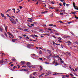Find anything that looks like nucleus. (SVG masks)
Returning <instances> with one entry per match:
<instances>
[{
  "label": "nucleus",
  "instance_id": "f257e3e1",
  "mask_svg": "<svg viewBox=\"0 0 78 78\" xmlns=\"http://www.w3.org/2000/svg\"><path fill=\"white\" fill-rule=\"evenodd\" d=\"M11 20L10 21H11L12 23H13V24H16V22L15 21V20L13 18H11Z\"/></svg>",
  "mask_w": 78,
  "mask_h": 78
},
{
  "label": "nucleus",
  "instance_id": "f03ea898",
  "mask_svg": "<svg viewBox=\"0 0 78 78\" xmlns=\"http://www.w3.org/2000/svg\"><path fill=\"white\" fill-rule=\"evenodd\" d=\"M31 45L30 44H29L27 46V48H31Z\"/></svg>",
  "mask_w": 78,
  "mask_h": 78
},
{
  "label": "nucleus",
  "instance_id": "7ed1b4c3",
  "mask_svg": "<svg viewBox=\"0 0 78 78\" xmlns=\"http://www.w3.org/2000/svg\"><path fill=\"white\" fill-rule=\"evenodd\" d=\"M73 6H74V8H75H75H76L77 7L76 6H75V3H74V2H73Z\"/></svg>",
  "mask_w": 78,
  "mask_h": 78
},
{
  "label": "nucleus",
  "instance_id": "20e7f679",
  "mask_svg": "<svg viewBox=\"0 0 78 78\" xmlns=\"http://www.w3.org/2000/svg\"><path fill=\"white\" fill-rule=\"evenodd\" d=\"M31 65V63L29 62H27V66H30V65Z\"/></svg>",
  "mask_w": 78,
  "mask_h": 78
},
{
  "label": "nucleus",
  "instance_id": "39448f33",
  "mask_svg": "<svg viewBox=\"0 0 78 78\" xmlns=\"http://www.w3.org/2000/svg\"><path fill=\"white\" fill-rule=\"evenodd\" d=\"M3 60H2L0 61V64H3Z\"/></svg>",
  "mask_w": 78,
  "mask_h": 78
},
{
  "label": "nucleus",
  "instance_id": "423d86ee",
  "mask_svg": "<svg viewBox=\"0 0 78 78\" xmlns=\"http://www.w3.org/2000/svg\"><path fill=\"white\" fill-rule=\"evenodd\" d=\"M47 51H48V53H49V54L51 53V51L49 50H47Z\"/></svg>",
  "mask_w": 78,
  "mask_h": 78
},
{
  "label": "nucleus",
  "instance_id": "0eeeda50",
  "mask_svg": "<svg viewBox=\"0 0 78 78\" xmlns=\"http://www.w3.org/2000/svg\"><path fill=\"white\" fill-rule=\"evenodd\" d=\"M42 67L41 66H40V71H41L42 70Z\"/></svg>",
  "mask_w": 78,
  "mask_h": 78
},
{
  "label": "nucleus",
  "instance_id": "6e6552de",
  "mask_svg": "<svg viewBox=\"0 0 78 78\" xmlns=\"http://www.w3.org/2000/svg\"><path fill=\"white\" fill-rule=\"evenodd\" d=\"M20 71H27V69H21V70H20Z\"/></svg>",
  "mask_w": 78,
  "mask_h": 78
},
{
  "label": "nucleus",
  "instance_id": "1a4fd4ad",
  "mask_svg": "<svg viewBox=\"0 0 78 78\" xmlns=\"http://www.w3.org/2000/svg\"><path fill=\"white\" fill-rule=\"evenodd\" d=\"M31 55H33V56H35V57H36V56H36V55L34 54H31Z\"/></svg>",
  "mask_w": 78,
  "mask_h": 78
},
{
  "label": "nucleus",
  "instance_id": "9d476101",
  "mask_svg": "<svg viewBox=\"0 0 78 78\" xmlns=\"http://www.w3.org/2000/svg\"><path fill=\"white\" fill-rule=\"evenodd\" d=\"M55 34L56 36H59V34L58 33H55Z\"/></svg>",
  "mask_w": 78,
  "mask_h": 78
},
{
  "label": "nucleus",
  "instance_id": "9b49d317",
  "mask_svg": "<svg viewBox=\"0 0 78 78\" xmlns=\"http://www.w3.org/2000/svg\"><path fill=\"white\" fill-rule=\"evenodd\" d=\"M55 66H58V65H59V63L57 62H55Z\"/></svg>",
  "mask_w": 78,
  "mask_h": 78
},
{
  "label": "nucleus",
  "instance_id": "f8f14e48",
  "mask_svg": "<svg viewBox=\"0 0 78 78\" xmlns=\"http://www.w3.org/2000/svg\"><path fill=\"white\" fill-rule=\"evenodd\" d=\"M12 61H14L15 62H16V60L15 58L12 59Z\"/></svg>",
  "mask_w": 78,
  "mask_h": 78
},
{
  "label": "nucleus",
  "instance_id": "ddd939ff",
  "mask_svg": "<svg viewBox=\"0 0 78 78\" xmlns=\"http://www.w3.org/2000/svg\"><path fill=\"white\" fill-rule=\"evenodd\" d=\"M1 14L2 16L3 17H5V16H4V14H2V13H1Z\"/></svg>",
  "mask_w": 78,
  "mask_h": 78
},
{
  "label": "nucleus",
  "instance_id": "4468645a",
  "mask_svg": "<svg viewBox=\"0 0 78 78\" xmlns=\"http://www.w3.org/2000/svg\"><path fill=\"white\" fill-rule=\"evenodd\" d=\"M20 63L21 65H23L25 64V62H21Z\"/></svg>",
  "mask_w": 78,
  "mask_h": 78
},
{
  "label": "nucleus",
  "instance_id": "2eb2a0df",
  "mask_svg": "<svg viewBox=\"0 0 78 78\" xmlns=\"http://www.w3.org/2000/svg\"><path fill=\"white\" fill-rule=\"evenodd\" d=\"M72 14H76V12H72Z\"/></svg>",
  "mask_w": 78,
  "mask_h": 78
},
{
  "label": "nucleus",
  "instance_id": "dca6fc26",
  "mask_svg": "<svg viewBox=\"0 0 78 78\" xmlns=\"http://www.w3.org/2000/svg\"><path fill=\"white\" fill-rule=\"evenodd\" d=\"M4 35H5L6 37H8V35L6 34V32H4Z\"/></svg>",
  "mask_w": 78,
  "mask_h": 78
},
{
  "label": "nucleus",
  "instance_id": "f3484780",
  "mask_svg": "<svg viewBox=\"0 0 78 78\" xmlns=\"http://www.w3.org/2000/svg\"><path fill=\"white\" fill-rule=\"evenodd\" d=\"M12 42H15L16 41V39H12Z\"/></svg>",
  "mask_w": 78,
  "mask_h": 78
},
{
  "label": "nucleus",
  "instance_id": "a211bd4d",
  "mask_svg": "<svg viewBox=\"0 0 78 78\" xmlns=\"http://www.w3.org/2000/svg\"><path fill=\"white\" fill-rule=\"evenodd\" d=\"M49 26L50 27H53V25L52 24H49Z\"/></svg>",
  "mask_w": 78,
  "mask_h": 78
},
{
  "label": "nucleus",
  "instance_id": "6ab92c4d",
  "mask_svg": "<svg viewBox=\"0 0 78 78\" xmlns=\"http://www.w3.org/2000/svg\"><path fill=\"white\" fill-rule=\"evenodd\" d=\"M52 43L53 44V45H56V43H55L54 41H53Z\"/></svg>",
  "mask_w": 78,
  "mask_h": 78
},
{
  "label": "nucleus",
  "instance_id": "aec40b11",
  "mask_svg": "<svg viewBox=\"0 0 78 78\" xmlns=\"http://www.w3.org/2000/svg\"><path fill=\"white\" fill-rule=\"evenodd\" d=\"M7 33H8V34H9V36H11V35H12V34H10V33H9V32H7Z\"/></svg>",
  "mask_w": 78,
  "mask_h": 78
},
{
  "label": "nucleus",
  "instance_id": "412c9836",
  "mask_svg": "<svg viewBox=\"0 0 78 78\" xmlns=\"http://www.w3.org/2000/svg\"><path fill=\"white\" fill-rule=\"evenodd\" d=\"M68 44H71L72 43L70 42V41H68Z\"/></svg>",
  "mask_w": 78,
  "mask_h": 78
},
{
  "label": "nucleus",
  "instance_id": "4be33fe9",
  "mask_svg": "<svg viewBox=\"0 0 78 78\" xmlns=\"http://www.w3.org/2000/svg\"><path fill=\"white\" fill-rule=\"evenodd\" d=\"M66 76V77H67V78L69 77V76H68L67 75H66V76Z\"/></svg>",
  "mask_w": 78,
  "mask_h": 78
},
{
  "label": "nucleus",
  "instance_id": "5701e85b",
  "mask_svg": "<svg viewBox=\"0 0 78 78\" xmlns=\"http://www.w3.org/2000/svg\"><path fill=\"white\" fill-rule=\"evenodd\" d=\"M60 2H65V1H64V0H60Z\"/></svg>",
  "mask_w": 78,
  "mask_h": 78
},
{
  "label": "nucleus",
  "instance_id": "b1692460",
  "mask_svg": "<svg viewBox=\"0 0 78 78\" xmlns=\"http://www.w3.org/2000/svg\"><path fill=\"white\" fill-rule=\"evenodd\" d=\"M70 33L71 34H72V35H73H73H74V34H73V32H70Z\"/></svg>",
  "mask_w": 78,
  "mask_h": 78
},
{
  "label": "nucleus",
  "instance_id": "393cba45",
  "mask_svg": "<svg viewBox=\"0 0 78 78\" xmlns=\"http://www.w3.org/2000/svg\"><path fill=\"white\" fill-rule=\"evenodd\" d=\"M60 58V57L58 56V55H57L56 56V58Z\"/></svg>",
  "mask_w": 78,
  "mask_h": 78
},
{
  "label": "nucleus",
  "instance_id": "a878e982",
  "mask_svg": "<svg viewBox=\"0 0 78 78\" xmlns=\"http://www.w3.org/2000/svg\"><path fill=\"white\" fill-rule=\"evenodd\" d=\"M36 73V72H35L34 73H33V75H35V74Z\"/></svg>",
  "mask_w": 78,
  "mask_h": 78
},
{
  "label": "nucleus",
  "instance_id": "bb28decb",
  "mask_svg": "<svg viewBox=\"0 0 78 78\" xmlns=\"http://www.w3.org/2000/svg\"><path fill=\"white\" fill-rule=\"evenodd\" d=\"M58 39L59 40H61L62 39L60 37H59L58 38Z\"/></svg>",
  "mask_w": 78,
  "mask_h": 78
},
{
  "label": "nucleus",
  "instance_id": "cd10ccee",
  "mask_svg": "<svg viewBox=\"0 0 78 78\" xmlns=\"http://www.w3.org/2000/svg\"><path fill=\"white\" fill-rule=\"evenodd\" d=\"M27 26H28V27H30V28H31L32 27V26H30L29 24H28Z\"/></svg>",
  "mask_w": 78,
  "mask_h": 78
},
{
  "label": "nucleus",
  "instance_id": "c85d7f7f",
  "mask_svg": "<svg viewBox=\"0 0 78 78\" xmlns=\"http://www.w3.org/2000/svg\"><path fill=\"white\" fill-rule=\"evenodd\" d=\"M39 54H42V51H39Z\"/></svg>",
  "mask_w": 78,
  "mask_h": 78
},
{
  "label": "nucleus",
  "instance_id": "c756f323",
  "mask_svg": "<svg viewBox=\"0 0 78 78\" xmlns=\"http://www.w3.org/2000/svg\"><path fill=\"white\" fill-rule=\"evenodd\" d=\"M59 22H60V23H64V22H62L61 21H59Z\"/></svg>",
  "mask_w": 78,
  "mask_h": 78
},
{
  "label": "nucleus",
  "instance_id": "7c9ffc66",
  "mask_svg": "<svg viewBox=\"0 0 78 78\" xmlns=\"http://www.w3.org/2000/svg\"><path fill=\"white\" fill-rule=\"evenodd\" d=\"M28 22H32V21L30 20H27Z\"/></svg>",
  "mask_w": 78,
  "mask_h": 78
},
{
  "label": "nucleus",
  "instance_id": "2f4dec72",
  "mask_svg": "<svg viewBox=\"0 0 78 78\" xmlns=\"http://www.w3.org/2000/svg\"><path fill=\"white\" fill-rule=\"evenodd\" d=\"M60 15H64V14L62 12H60Z\"/></svg>",
  "mask_w": 78,
  "mask_h": 78
},
{
  "label": "nucleus",
  "instance_id": "473e14b6",
  "mask_svg": "<svg viewBox=\"0 0 78 78\" xmlns=\"http://www.w3.org/2000/svg\"><path fill=\"white\" fill-rule=\"evenodd\" d=\"M75 44H78V41H76L75 42Z\"/></svg>",
  "mask_w": 78,
  "mask_h": 78
},
{
  "label": "nucleus",
  "instance_id": "72a5a7b5",
  "mask_svg": "<svg viewBox=\"0 0 78 78\" xmlns=\"http://www.w3.org/2000/svg\"><path fill=\"white\" fill-rule=\"evenodd\" d=\"M43 27H47V26H46V25H44L43 26Z\"/></svg>",
  "mask_w": 78,
  "mask_h": 78
},
{
  "label": "nucleus",
  "instance_id": "f704fd0d",
  "mask_svg": "<svg viewBox=\"0 0 78 78\" xmlns=\"http://www.w3.org/2000/svg\"><path fill=\"white\" fill-rule=\"evenodd\" d=\"M75 9H77V10H78V7H76V8H75Z\"/></svg>",
  "mask_w": 78,
  "mask_h": 78
},
{
  "label": "nucleus",
  "instance_id": "c9c22d12",
  "mask_svg": "<svg viewBox=\"0 0 78 78\" xmlns=\"http://www.w3.org/2000/svg\"><path fill=\"white\" fill-rule=\"evenodd\" d=\"M23 36H24V37H26V36H27V35H26V34H23Z\"/></svg>",
  "mask_w": 78,
  "mask_h": 78
},
{
  "label": "nucleus",
  "instance_id": "e433bc0d",
  "mask_svg": "<svg viewBox=\"0 0 78 78\" xmlns=\"http://www.w3.org/2000/svg\"><path fill=\"white\" fill-rule=\"evenodd\" d=\"M74 18H76V19H78V17L75 16L74 17Z\"/></svg>",
  "mask_w": 78,
  "mask_h": 78
},
{
  "label": "nucleus",
  "instance_id": "4c0bfd02",
  "mask_svg": "<svg viewBox=\"0 0 78 78\" xmlns=\"http://www.w3.org/2000/svg\"><path fill=\"white\" fill-rule=\"evenodd\" d=\"M19 8H20V9H22V7L21 6H20Z\"/></svg>",
  "mask_w": 78,
  "mask_h": 78
},
{
  "label": "nucleus",
  "instance_id": "58836bf2",
  "mask_svg": "<svg viewBox=\"0 0 78 78\" xmlns=\"http://www.w3.org/2000/svg\"><path fill=\"white\" fill-rule=\"evenodd\" d=\"M53 58H56V55H54L53 56Z\"/></svg>",
  "mask_w": 78,
  "mask_h": 78
},
{
  "label": "nucleus",
  "instance_id": "ea45409f",
  "mask_svg": "<svg viewBox=\"0 0 78 78\" xmlns=\"http://www.w3.org/2000/svg\"><path fill=\"white\" fill-rule=\"evenodd\" d=\"M34 36L35 37H38V36L35 34H34Z\"/></svg>",
  "mask_w": 78,
  "mask_h": 78
},
{
  "label": "nucleus",
  "instance_id": "a19ab883",
  "mask_svg": "<svg viewBox=\"0 0 78 78\" xmlns=\"http://www.w3.org/2000/svg\"><path fill=\"white\" fill-rule=\"evenodd\" d=\"M53 75H57V74L56 73H54L53 74Z\"/></svg>",
  "mask_w": 78,
  "mask_h": 78
},
{
  "label": "nucleus",
  "instance_id": "79ce46f5",
  "mask_svg": "<svg viewBox=\"0 0 78 78\" xmlns=\"http://www.w3.org/2000/svg\"><path fill=\"white\" fill-rule=\"evenodd\" d=\"M63 5H64V6H66V3L64 2L63 3Z\"/></svg>",
  "mask_w": 78,
  "mask_h": 78
},
{
  "label": "nucleus",
  "instance_id": "37998d69",
  "mask_svg": "<svg viewBox=\"0 0 78 78\" xmlns=\"http://www.w3.org/2000/svg\"><path fill=\"white\" fill-rule=\"evenodd\" d=\"M74 74L75 75V76H78V75H77L76 74L74 73Z\"/></svg>",
  "mask_w": 78,
  "mask_h": 78
},
{
  "label": "nucleus",
  "instance_id": "c03bdc74",
  "mask_svg": "<svg viewBox=\"0 0 78 78\" xmlns=\"http://www.w3.org/2000/svg\"><path fill=\"white\" fill-rule=\"evenodd\" d=\"M2 30H3V29L1 28V27H0V31H2Z\"/></svg>",
  "mask_w": 78,
  "mask_h": 78
},
{
  "label": "nucleus",
  "instance_id": "a18cd8bd",
  "mask_svg": "<svg viewBox=\"0 0 78 78\" xmlns=\"http://www.w3.org/2000/svg\"><path fill=\"white\" fill-rule=\"evenodd\" d=\"M45 64H50V63L49 62H45Z\"/></svg>",
  "mask_w": 78,
  "mask_h": 78
},
{
  "label": "nucleus",
  "instance_id": "49530a36",
  "mask_svg": "<svg viewBox=\"0 0 78 78\" xmlns=\"http://www.w3.org/2000/svg\"><path fill=\"white\" fill-rule=\"evenodd\" d=\"M4 19L5 20H6V17L4 16Z\"/></svg>",
  "mask_w": 78,
  "mask_h": 78
},
{
  "label": "nucleus",
  "instance_id": "de8ad7c7",
  "mask_svg": "<svg viewBox=\"0 0 78 78\" xmlns=\"http://www.w3.org/2000/svg\"><path fill=\"white\" fill-rule=\"evenodd\" d=\"M28 19H29V20H32V18H28Z\"/></svg>",
  "mask_w": 78,
  "mask_h": 78
},
{
  "label": "nucleus",
  "instance_id": "09e8293b",
  "mask_svg": "<svg viewBox=\"0 0 78 78\" xmlns=\"http://www.w3.org/2000/svg\"><path fill=\"white\" fill-rule=\"evenodd\" d=\"M69 4H67L66 5V6H69Z\"/></svg>",
  "mask_w": 78,
  "mask_h": 78
},
{
  "label": "nucleus",
  "instance_id": "8fccbe9b",
  "mask_svg": "<svg viewBox=\"0 0 78 78\" xmlns=\"http://www.w3.org/2000/svg\"><path fill=\"white\" fill-rule=\"evenodd\" d=\"M45 12H41V14H44V13H45Z\"/></svg>",
  "mask_w": 78,
  "mask_h": 78
},
{
  "label": "nucleus",
  "instance_id": "3c124183",
  "mask_svg": "<svg viewBox=\"0 0 78 78\" xmlns=\"http://www.w3.org/2000/svg\"><path fill=\"white\" fill-rule=\"evenodd\" d=\"M68 24H70V23H72V22H68Z\"/></svg>",
  "mask_w": 78,
  "mask_h": 78
},
{
  "label": "nucleus",
  "instance_id": "603ef678",
  "mask_svg": "<svg viewBox=\"0 0 78 78\" xmlns=\"http://www.w3.org/2000/svg\"><path fill=\"white\" fill-rule=\"evenodd\" d=\"M56 12H58V11H59V9H56Z\"/></svg>",
  "mask_w": 78,
  "mask_h": 78
},
{
  "label": "nucleus",
  "instance_id": "864d4df0",
  "mask_svg": "<svg viewBox=\"0 0 78 78\" xmlns=\"http://www.w3.org/2000/svg\"><path fill=\"white\" fill-rule=\"evenodd\" d=\"M32 37H34V35H32Z\"/></svg>",
  "mask_w": 78,
  "mask_h": 78
},
{
  "label": "nucleus",
  "instance_id": "5fc2aeb1",
  "mask_svg": "<svg viewBox=\"0 0 78 78\" xmlns=\"http://www.w3.org/2000/svg\"><path fill=\"white\" fill-rule=\"evenodd\" d=\"M24 30H25V31H28V29H24Z\"/></svg>",
  "mask_w": 78,
  "mask_h": 78
},
{
  "label": "nucleus",
  "instance_id": "6e6d98bb",
  "mask_svg": "<svg viewBox=\"0 0 78 78\" xmlns=\"http://www.w3.org/2000/svg\"><path fill=\"white\" fill-rule=\"evenodd\" d=\"M48 30H50V31H51V29H48Z\"/></svg>",
  "mask_w": 78,
  "mask_h": 78
},
{
  "label": "nucleus",
  "instance_id": "4d7b16f0",
  "mask_svg": "<svg viewBox=\"0 0 78 78\" xmlns=\"http://www.w3.org/2000/svg\"><path fill=\"white\" fill-rule=\"evenodd\" d=\"M61 62H62V63H63V62H64V61H63L62 60H61Z\"/></svg>",
  "mask_w": 78,
  "mask_h": 78
},
{
  "label": "nucleus",
  "instance_id": "13d9d810",
  "mask_svg": "<svg viewBox=\"0 0 78 78\" xmlns=\"http://www.w3.org/2000/svg\"><path fill=\"white\" fill-rule=\"evenodd\" d=\"M51 3H52V4H53V5L55 4V3L54 2H51Z\"/></svg>",
  "mask_w": 78,
  "mask_h": 78
},
{
  "label": "nucleus",
  "instance_id": "bf43d9fd",
  "mask_svg": "<svg viewBox=\"0 0 78 78\" xmlns=\"http://www.w3.org/2000/svg\"><path fill=\"white\" fill-rule=\"evenodd\" d=\"M55 62L54 61V62H53L52 63V64H55Z\"/></svg>",
  "mask_w": 78,
  "mask_h": 78
},
{
  "label": "nucleus",
  "instance_id": "052dcab7",
  "mask_svg": "<svg viewBox=\"0 0 78 78\" xmlns=\"http://www.w3.org/2000/svg\"><path fill=\"white\" fill-rule=\"evenodd\" d=\"M56 45H60V44H56Z\"/></svg>",
  "mask_w": 78,
  "mask_h": 78
},
{
  "label": "nucleus",
  "instance_id": "680f3d73",
  "mask_svg": "<svg viewBox=\"0 0 78 78\" xmlns=\"http://www.w3.org/2000/svg\"><path fill=\"white\" fill-rule=\"evenodd\" d=\"M12 17H13V18H14V19H15V17H14V16H12Z\"/></svg>",
  "mask_w": 78,
  "mask_h": 78
},
{
  "label": "nucleus",
  "instance_id": "e2e57ef3",
  "mask_svg": "<svg viewBox=\"0 0 78 78\" xmlns=\"http://www.w3.org/2000/svg\"><path fill=\"white\" fill-rule=\"evenodd\" d=\"M41 76H42V75L41 74L39 75V78H40Z\"/></svg>",
  "mask_w": 78,
  "mask_h": 78
},
{
  "label": "nucleus",
  "instance_id": "0e129e2a",
  "mask_svg": "<svg viewBox=\"0 0 78 78\" xmlns=\"http://www.w3.org/2000/svg\"><path fill=\"white\" fill-rule=\"evenodd\" d=\"M59 58H60V61H62V58H61L60 57Z\"/></svg>",
  "mask_w": 78,
  "mask_h": 78
},
{
  "label": "nucleus",
  "instance_id": "69168bd1",
  "mask_svg": "<svg viewBox=\"0 0 78 78\" xmlns=\"http://www.w3.org/2000/svg\"><path fill=\"white\" fill-rule=\"evenodd\" d=\"M62 78H66V76H63L62 77Z\"/></svg>",
  "mask_w": 78,
  "mask_h": 78
},
{
  "label": "nucleus",
  "instance_id": "338daca9",
  "mask_svg": "<svg viewBox=\"0 0 78 78\" xmlns=\"http://www.w3.org/2000/svg\"><path fill=\"white\" fill-rule=\"evenodd\" d=\"M11 9H8L7 10L8 11H11Z\"/></svg>",
  "mask_w": 78,
  "mask_h": 78
},
{
  "label": "nucleus",
  "instance_id": "774afa93",
  "mask_svg": "<svg viewBox=\"0 0 78 78\" xmlns=\"http://www.w3.org/2000/svg\"><path fill=\"white\" fill-rule=\"evenodd\" d=\"M68 55H69V56H71V54H70V53H68Z\"/></svg>",
  "mask_w": 78,
  "mask_h": 78
}]
</instances>
